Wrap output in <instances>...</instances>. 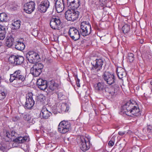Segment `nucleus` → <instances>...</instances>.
<instances>
[{
	"label": "nucleus",
	"mask_w": 152,
	"mask_h": 152,
	"mask_svg": "<svg viewBox=\"0 0 152 152\" xmlns=\"http://www.w3.org/2000/svg\"><path fill=\"white\" fill-rule=\"evenodd\" d=\"M141 113L138 105L133 100H129L122 106L119 112V113L121 115H126L129 116H131V115L139 116L140 115Z\"/></svg>",
	"instance_id": "f257e3e1"
},
{
	"label": "nucleus",
	"mask_w": 152,
	"mask_h": 152,
	"mask_svg": "<svg viewBox=\"0 0 152 152\" xmlns=\"http://www.w3.org/2000/svg\"><path fill=\"white\" fill-rule=\"evenodd\" d=\"M9 81L12 83V85L15 88H20L25 85L24 81L26 80V75L22 73L20 70H16L10 75Z\"/></svg>",
	"instance_id": "f03ea898"
},
{
	"label": "nucleus",
	"mask_w": 152,
	"mask_h": 152,
	"mask_svg": "<svg viewBox=\"0 0 152 152\" xmlns=\"http://www.w3.org/2000/svg\"><path fill=\"white\" fill-rule=\"evenodd\" d=\"M17 134V133L14 131L4 130L3 135L1 137L2 141L1 143V150L3 152H7L10 145V142L12 141L13 137H16Z\"/></svg>",
	"instance_id": "7ed1b4c3"
},
{
	"label": "nucleus",
	"mask_w": 152,
	"mask_h": 152,
	"mask_svg": "<svg viewBox=\"0 0 152 152\" xmlns=\"http://www.w3.org/2000/svg\"><path fill=\"white\" fill-rule=\"evenodd\" d=\"M120 88L118 84H115L109 87L107 86L102 96L109 99H112L117 95Z\"/></svg>",
	"instance_id": "20e7f679"
},
{
	"label": "nucleus",
	"mask_w": 152,
	"mask_h": 152,
	"mask_svg": "<svg viewBox=\"0 0 152 152\" xmlns=\"http://www.w3.org/2000/svg\"><path fill=\"white\" fill-rule=\"evenodd\" d=\"M26 57L28 62L31 64L36 63L40 59L39 52L34 50H30L26 53Z\"/></svg>",
	"instance_id": "39448f33"
},
{
	"label": "nucleus",
	"mask_w": 152,
	"mask_h": 152,
	"mask_svg": "<svg viewBox=\"0 0 152 152\" xmlns=\"http://www.w3.org/2000/svg\"><path fill=\"white\" fill-rule=\"evenodd\" d=\"M71 124L70 121L63 120L61 121L58 126V131L62 134H64L70 131L71 129Z\"/></svg>",
	"instance_id": "423d86ee"
},
{
	"label": "nucleus",
	"mask_w": 152,
	"mask_h": 152,
	"mask_svg": "<svg viewBox=\"0 0 152 152\" xmlns=\"http://www.w3.org/2000/svg\"><path fill=\"white\" fill-rule=\"evenodd\" d=\"M104 59L102 58H97L91 63L92 67L91 71L95 70L97 72L100 71L102 68V66L105 63Z\"/></svg>",
	"instance_id": "0eeeda50"
},
{
	"label": "nucleus",
	"mask_w": 152,
	"mask_h": 152,
	"mask_svg": "<svg viewBox=\"0 0 152 152\" xmlns=\"http://www.w3.org/2000/svg\"><path fill=\"white\" fill-rule=\"evenodd\" d=\"M80 32L82 35L86 36L89 34L91 31L90 23L86 21L82 22L80 25Z\"/></svg>",
	"instance_id": "6e6552de"
},
{
	"label": "nucleus",
	"mask_w": 152,
	"mask_h": 152,
	"mask_svg": "<svg viewBox=\"0 0 152 152\" xmlns=\"http://www.w3.org/2000/svg\"><path fill=\"white\" fill-rule=\"evenodd\" d=\"M80 14V12L75 11V10H68L65 13L66 18L68 20L73 22L77 20Z\"/></svg>",
	"instance_id": "1a4fd4ad"
},
{
	"label": "nucleus",
	"mask_w": 152,
	"mask_h": 152,
	"mask_svg": "<svg viewBox=\"0 0 152 152\" xmlns=\"http://www.w3.org/2000/svg\"><path fill=\"white\" fill-rule=\"evenodd\" d=\"M24 57L20 55H12L9 58V62L11 64H13L15 65H21L24 63Z\"/></svg>",
	"instance_id": "9d476101"
},
{
	"label": "nucleus",
	"mask_w": 152,
	"mask_h": 152,
	"mask_svg": "<svg viewBox=\"0 0 152 152\" xmlns=\"http://www.w3.org/2000/svg\"><path fill=\"white\" fill-rule=\"evenodd\" d=\"M49 88L47 91V94L50 96L57 93L59 87V85L54 80H52L48 83Z\"/></svg>",
	"instance_id": "9b49d317"
},
{
	"label": "nucleus",
	"mask_w": 152,
	"mask_h": 152,
	"mask_svg": "<svg viewBox=\"0 0 152 152\" xmlns=\"http://www.w3.org/2000/svg\"><path fill=\"white\" fill-rule=\"evenodd\" d=\"M102 79L109 85H111L115 83V77L114 74L109 72H104L102 75Z\"/></svg>",
	"instance_id": "f8f14e48"
},
{
	"label": "nucleus",
	"mask_w": 152,
	"mask_h": 152,
	"mask_svg": "<svg viewBox=\"0 0 152 152\" xmlns=\"http://www.w3.org/2000/svg\"><path fill=\"white\" fill-rule=\"evenodd\" d=\"M77 143L82 151L85 152L90 148V144L87 142L86 138L84 136H80L77 140Z\"/></svg>",
	"instance_id": "ddd939ff"
},
{
	"label": "nucleus",
	"mask_w": 152,
	"mask_h": 152,
	"mask_svg": "<svg viewBox=\"0 0 152 152\" xmlns=\"http://www.w3.org/2000/svg\"><path fill=\"white\" fill-rule=\"evenodd\" d=\"M43 68V65L42 63H36L30 69L31 73L34 77H37L41 74Z\"/></svg>",
	"instance_id": "4468645a"
},
{
	"label": "nucleus",
	"mask_w": 152,
	"mask_h": 152,
	"mask_svg": "<svg viewBox=\"0 0 152 152\" xmlns=\"http://www.w3.org/2000/svg\"><path fill=\"white\" fill-rule=\"evenodd\" d=\"M107 86L102 81L98 82L93 86L95 92L101 95H103Z\"/></svg>",
	"instance_id": "2eb2a0df"
},
{
	"label": "nucleus",
	"mask_w": 152,
	"mask_h": 152,
	"mask_svg": "<svg viewBox=\"0 0 152 152\" xmlns=\"http://www.w3.org/2000/svg\"><path fill=\"white\" fill-rule=\"evenodd\" d=\"M61 21L58 17H53L50 20V25L51 28L54 30H59L61 24Z\"/></svg>",
	"instance_id": "dca6fc26"
},
{
	"label": "nucleus",
	"mask_w": 152,
	"mask_h": 152,
	"mask_svg": "<svg viewBox=\"0 0 152 152\" xmlns=\"http://www.w3.org/2000/svg\"><path fill=\"white\" fill-rule=\"evenodd\" d=\"M33 94L29 92L26 95V102L24 105V107L26 109H31L34 104L35 102L33 99Z\"/></svg>",
	"instance_id": "f3484780"
},
{
	"label": "nucleus",
	"mask_w": 152,
	"mask_h": 152,
	"mask_svg": "<svg viewBox=\"0 0 152 152\" xmlns=\"http://www.w3.org/2000/svg\"><path fill=\"white\" fill-rule=\"evenodd\" d=\"M50 6V2L48 0H44L37 5V11L41 13H45Z\"/></svg>",
	"instance_id": "a211bd4d"
},
{
	"label": "nucleus",
	"mask_w": 152,
	"mask_h": 152,
	"mask_svg": "<svg viewBox=\"0 0 152 152\" xmlns=\"http://www.w3.org/2000/svg\"><path fill=\"white\" fill-rule=\"evenodd\" d=\"M68 33L71 38L74 41H77L80 38V32L75 27H70Z\"/></svg>",
	"instance_id": "6ab92c4d"
},
{
	"label": "nucleus",
	"mask_w": 152,
	"mask_h": 152,
	"mask_svg": "<svg viewBox=\"0 0 152 152\" xmlns=\"http://www.w3.org/2000/svg\"><path fill=\"white\" fill-rule=\"evenodd\" d=\"M55 1V7L57 13H60L62 12L64 8L66 7V5L64 2V0H54Z\"/></svg>",
	"instance_id": "aec40b11"
},
{
	"label": "nucleus",
	"mask_w": 152,
	"mask_h": 152,
	"mask_svg": "<svg viewBox=\"0 0 152 152\" xmlns=\"http://www.w3.org/2000/svg\"><path fill=\"white\" fill-rule=\"evenodd\" d=\"M35 4L34 1H31L25 4L23 10L28 14H31L35 9Z\"/></svg>",
	"instance_id": "412c9836"
},
{
	"label": "nucleus",
	"mask_w": 152,
	"mask_h": 152,
	"mask_svg": "<svg viewBox=\"0 0 152 152\" xmlns=\"http://www.w3.org/2000/svg\"><path fill=\"white\" fill-rule=\"evenodd\" d=\"M9 35L6 37L7 40L5 43L7 47L11 48L15 42L16 36L13 34H10Z\"/></svg>",
	"instance_id": "4be33fe9"
},
{
	"label": "nucleus",
	"mask_w": 152,
	"mask_h": 152,
	"mask_svg": "<svg viewBox=\"0 0 152 152\" xmlns=\"http://www.w3.org/2000/svg\"><path fill=\"white\" fill-rule=\"evenodd\" d=\"M48 82L45 80L39 79L37 82V85L40 90H44L48 87Z\"/></svg>",
	"instance_id": "5701e85b"
},
{
	"label": "nucleus",
	"mask_w": 152,
	"mask_h": 152,
	"mask_svg": "<svg viewBox=\"0 0 152 152\" xmlns=\"http://www.w3.org/2000/svg\"><path fill=\"white\" fill-rule=\"evenodd\" d=\"M52 113L49 111L47 108L43 107L40 113L41 118L45 119H48L52 115Z\"/></svg>",
	"instance_id": "b1692460"
},
{
	"label": "nucleus",
	"mask_w": 152,
	"mask_h": 152,
	"mask_svg": "<svg viewBox=\"0 0 152 152\" xmlns=\"http://www.w3.org/2000/svg\"><path fill=\"white\" fill-rule=\"evenodd\" d=\"M80 5V0H77V2L75 1H73L70 3L67 2L66 7L71 8L72 9L75 10L79 7Z\"/></svg>",
	"instance_id": "393cba45"
},
{
	"label": "nucleus",
	"mask_w": 152,
	"mask_h": 152,
	"mask_svg": "<svg viewBox=\"0 0 152 152\" xmlns=\"http://www.w3.org/2000/svg\"><path fill=\"white\" fill-rule=\"evenodd\" d=\"M15 48L18 50L22 51L25 48L24 44L22 42L19 41H16L15 45Z\"/></svg>",
	"instance_id": "a878e982"
},
{
	"label": "nucleus",
	"mask_w": 152,
	"mask_h": 152,
	"mask_svg": "<svg viewBox=\"0 0 152 152\" xmlns=\"http://www.w3.org/2000/svg\"><path fill=\"white\" fill-rule=\"evenodd\" d=\"M13 141L14 142L16 143H22V144L21 145V148L23 149L24 150H25V149L23 147L25 145H26L27 146V145L25 144V143H23L24 142V140H23V138L22 137H18L17 138H16L15 139H13Z\"/></svg>",
	"instance_id": "bb28decb"
},
{
	"label": "nucleus",
	"mask_w": 152,
	"mask_h": 152,
	"mask_svg": "<svg viewBox=\"0 0 152 152\" xmlns=\"http://www.w3.org/2000/svg\"><path fill=\"white\" fill-rule=\"evenodd\" d=\"M6 27L5 25L4 26L1 24V40L4 39L5 37Z\"/></svg>",
	"instance_id": "cd10ccee"
},
{
	"label": "nucleus",
	"mask_w": 152,
	"mask_h": 152,
	"mask_svg": "<svg viewBox=\"0 0 152 152\" xmlns=\"http://www.w3.org/2000/svg\"><path fill=\"white\" fill-rule=\"evenodd\" d=\"M122 30L124 34L127 35L130 31V26L127 24H125L123 26Z\"/></svg>",
	"instance_id": "c85d7f7f"
},
{
	"label": "nucleus",
	"mask_w": 152,
	"mask_h": 152,
	"mask_svg": "<svg viewBox=\"0 0 152 152\" xmlns=\"http://www.w3.org/2000/svg\"><path fill=\"white\" fill-rule=\"evenodd\" d=\"M46 146L48 149L50 151H53L58 147V145L56 143L51 142L47 144Z\"/></svg>",
	"instance_id": "c756f323"
},
{
	"label": "nucleus",
	"mask_w": 152,
	"mask_h": 152,
	"mask_svg": "<svg viewBox=\"0 0 152 152\" xmlns=\"http://www.w3.org/2000/svg\"><path fill=\"white\" fill-rule=\"evenodd\" d=\"M21 22L20 20H17L12 23V25L13 26V28L14 29H19L20 26Z\"/></svg>",
	"instance_id": "7c9ffc66"
},
{
	"label": "nucleus",
	"mask_w": 152,
	"mask_h": 152,
	"mask_svg": "<svg viewBox=\"0 0 152 152\" xmlns=\"http://www.w3.org/2000/svg\"><path fill=\"white\" fill-rule=\"evenodd\" d=\"M127 61L130 63H132L134 60V54L132 53H128L127 57Z\"/></svg>",
	"instance_id": "2f4dec72"
},
{
	"label": "nucleus",
	"mask_w": 152,
	"mask_h": 152,
	"mask_svg": "<svg viewBox=\"0 0 152 152\" xmlns=\"http://www.w3.org/2000/svg\"><path fill=\"white\" fill-rule=\"evenodd\" d=\"M45 100V97L43 95H40L38 96L37 99V102L38 104H43Z\"/></svg>",
	"instance_id": "473e14b6"
},
{
	"label": "nucleus",
	"mask_w": 152,
	"mask_h": 152,
	"mask_svg": "<svg viewBox=\"0 0 152 152\" xmlns=\"http://www.w3.org/2000/svg\"><path fill=\"white\" fill-rule=\"evenodd\" d=\"M19 113L21 114L20 116L23 117L25 121H28L31 118V116L28 113Z\"/></svg>",
	"instance_id": "72a5a7b5"
},
{
	"label": "nucleus",
	"mask_w": 152,
	"mask_h": 152,
	"mask_svg": "<svg viewBox=\"0 0 152 152\" xmlns=\"http://www.w3.org/2000/svg\"><path fill=\"white\" fill-rule=\"evenodd\" d=\"M9 8L12 10H15L17 9V6L15 4L14 1H11L9 3Z\"/></svg>",
	"instance_id": "f704fd0d"
},
{
	"label": "nucleus",
	"mask_w": 152,
	"mask_h": 152,
	"mask_svg": "<svg viewBox=\"0 0 152 152\" xmlns=\"http://www.w3.org/2000/svg\"><path fill=\"white\" fill-rule=\"evenodd\" d=\"M7 15L4 12L1 13V22L4 21L7 23Z\"/></svg>",
	"instance_id": "c9c22d12"
},
{
	"label": "nucleus",
	"mask_w": 152,
	"mask_h": 152,
	"mask_svg": "<svg viewBox=\"0 0 152 152\" xmlns=\"http://www.w3.org/2000/svg\"><path fill=\"white\" fill-rule=\"evenodd\" d=\"M1 94L2 96V97H1V100H2L5 98L7 94V91L6 89H4L3 91H1Z\"/></svg>",
	"instance_id": "e433bc0d"
},
{
	"label": "nucleus",
	"mask_w": 152,
	"mask_h": 152,
	"mask_svg": "<svg viewBox=\"0 0 152 152\" xmlns=\"http://www.w3.org/2000/svg\"><path fill=\"white\" fill-rule=\"evenodd\" d=\"M117 75L119 78L121 79L123 77H125L126 76V72H118L117 71Z\"/></svg>",
	"instance_id": "4c0bfd02"
},
{
	"label": "nucleus",
	"mask_w": 152,
	"mask_h": 152,
	"mask_svg": "<svg viewBox=\"0 0 152 152\" xmlns=\"http://www.w3.org/2000/svg\"><path fill=\"white\" fill-rule=\"evenodd\" d=\"M115 141V137H113L109 141L108 143V145L110 147L113 146L114 144Z\"/></svg>",
	"instance_id": "58836bf2"
},
{
	"label": "nucleus",
	"mask_w": 152,
	"mask_h": 152,
	"mask_svg": "<svg viewBox=\"0 0 152 152\" xmlns=\"http://www.w3.org/2000/svg\"><path fill=\"white\" fill-rule=\"evenodd\" d=\"M55 94L57 95L58 98L59 100H61L63 99V96H64V95L61 92L58 93L57 92V93Z\"/></svg>",
	"instance_id": "ea45409f"
},
{
	"label": "nucleus",
	"mask_w": 152,
	"mask_h": 152,
	"mask_svg": "<svg viewBox=\"0 0 152 152\" xmlns=\"http://www.w3.org/2000/svg\"><path fill=\"white\" fill-rule=\"evenodd\" d=\"M75 77V80L76 81V83L77 84V85L78 87H80V85L79 83L80 80L78 78L77 76L76 75Z\"/></svg>",
	"instance_id": "a19ab883"
},
{
	"label": "nucleus",
	"mask_w": 152,
	"mask_h": 152,
	"mask_svg": "<svg viewBox=\"0 0 152 152\" xmlns=\"http://www.w3.org/2000/svg\"><path fill=\"white\" fill-rule=\"evenodd\" d=\"M147 131L149 133L152 134V126L149 125L148 126L147 129Z\"/></svg>",
	"instance_id": "79ce46f5"
},
{
	"label": "nucleus",
	"mask_w": 152,
	"mask_h": 152,
	"mask_svg": "<svg viewBox=\"0 0 152 152\" xmlns=\"http://www.w3.org/2000/svg\"><path fill=\"white\" fill-rule=\"evenodd\" d=\"M50 111L51 112H52L54 114H56L57 113V110L55 107H53Z\"/></svg>",
	"instance_id": "37998d69"
},
{
	"label": "nucleus",
	"mask_w": 152,
	"mask_h": 152,
	"mask_svg": "<svg viewBox=\"0 0 152 152\" xmlns=\"http://www.w3.org/2000/svg\"><path fill=\"white\" fill-rule=\"evenodd\" d=\"M19 118L18 116H15L12 118V120L13 122H16L19 120Z\"/></svg>",
	"instance_id": "c03bdc74"
},
{
	"label": "nucleus",
	"mask_w": 152,
	"mask_h": 152,
	"mask_svg": "<svg viewBox=\"0 0 152 152\" xmlns=\"http://www.w3.org/2000/svg\"><path fill=\"white\" fill-rule=\"evenodd\" d=\"M86 138V140H87V142L88 143H89L90 144V141L91 139V137L89 135H87V137H85Z\"/></svg>",
	"instance_id": "a18cd8bd"
},
{
	"label": "nucleus",
	"mask_w": 152,
	"mask_h": 152,
	"mask_svg": "<svg viewBox=\"0 0 152 152\" xmlns=\"http://www.w3.org/2000/svg\"><path fill=\"white\" fill-rule=\"evenodd\" d=\"M126 133V132L125 131H120L118 132V134L120 135L123 136L124 134H125Z\"/></svg>",
	"instance_id": "49530a36"
},
{
	"label": "nucleus",
	"mask_w": 152,
	"mask_h": 152,
	"mask_svg": "<svg viewBox=\"0 0 152 152\" xmlns=\"http://www.w3.org/2000/svg\"><path fill=\"white\" fill-rule=\"evenodd\" d=\"M1 49H4V50H2V51L1 52V53H3L4 52H6V50L4 47L3 46L2 47H1Z\"/></svg>",
	"instance_id": "de8ad7c7"
},
{
	"label": "nucleus",
	"mask_w": 152,
	"mask_h": 152,
	"mask_svg": "<svg viewBox=\"0 0 152 152\" xmlns=\"http://www.w3.org/2000/svg\"><path fill=\"white\" fill-rule=\"evenodd\" d=\"M23 140H24V142H25L26 140H27L28 137L27 136H24V137H23Z\"/></svg>",
	"instance_id": "09e8293b"
},
{
	"label": "nucleus",
	"mask_w": 152,
	"mask_h": 152,
	"mask_svg": "<svg viewBox=\"0 0 152 152\" xmlns=\"http://www.w3.org/2000/svg\"><path fill=\"white\" fill-rule=\"evenodd\" d=\"M76 1L77 2V0H67V2L68 3H70V2H71L72 1Z\"/></svg>",
	"instance_id": "8fccbe9b"
},
{
	"label": "nucleus",
	"mask_w": 152,
	"mask_h": 152,
	"mask_svg": "<svg viewBox=\"0 0 152 152\" xmlns=\"http://www.w3.org/2000/svg\"><path fill=\"white\" fill-rule=\"evenodd\" d=\"M144 41L143 39H141L140 41V43L142 44L143 43Z\"/></svg>",
	"instance_id": "3c124183"
},
{
	"label": "nucleus",
	"mask_w": 152,
	"mask_h": 152,
	"mask_svg": "<svg viewBox=\"0 0 152 152\" xmlns=\"http://www.w3.org/2000/svg\"><path fill=\"white\" fill-rule=\"evenodd\" d=\"M60 152H65L64 150L62 148H61L60 151Z\"/></svg>",
	"instance_id": "603ef678"
},
{
	"label": "nucleus",
	"mask_w": 152,
	"mask_h": 152,
	"mask_svg": "<svg viewBox=\"0 0 152 152\" xmlns=\"http://www.w3.org/2000/svg\"><path fill=\"white\" fill-rule=\"evenodd\" d=\"M69 109V107H66V109L65 110V112H68V110Z\"/></svg>",
	"instance_id": "864d4df0"
},
{
	"label": "nucleus",
	"mask_w": 152,
	"mask_h": 152,
	"mask_svg": "<svg viewBox=\"0 0 152 152\" xmlns=\"http://www.w3.org/2000/svg\"><path fill=\"white\" fill-rule=\"evenodd\" d=\"M150 84L151 85V90H152V80L151 81Z\"/></svg>",
	"instance_id": "5fc2aeb1"
},
{
	"label": "nucleus",
	"mask_w": 152,
	"mask_h": 152,
	"mask_svg": "<svg viewBox=\"0 0 152 152\" xmlns=\"http://www.w3.org/2000/svg\"><path fill=\"white\" fill-rule=\"evenodd\" d=\"M76 75H77V74H74V75H73V76H74V77H75V76Z\"/></svg>",
	"instance_id": "6e6d98bb"
},
{
	"label": "nucleus",
	"mask_w": 152,
	"mask_h": 152,
	"mask_svg": "<svg viewBox=\"0 0 152 152\" xmlns=\"http://www.w3.org/2000/svg\"><path fill=\"white\" fill-rule=\"evenodd\" d=\"M104 152H108V151H104Z\"/></svg>",
	"instance_id": "4d7b16f0"
},
{
	"label": "nucleus",
	"mask_w": 152,
	"mask_h": 152,
	"mask_svg": "<svg viewBox=\"0 0 152 152\" xmlns=\"http://www.w3.org/2000/svg\"><path fill=\"white\" fill-rule=\"evenodd\" d=\"M58 39H57L56 40H55V41H56V40Z\"/></svg>",
	"instance_id": "13d9d810"
},
{
	"label": "nucleus",
	"mask_w": 152,
	"mask_h": 152,
	"mask_svg": "<svg viewBox=\"0 0 152 152\" xmlns=\"http://www.w3.org/2000/svg\"><path fill=\"white\" fill-rule=\"evenodd\" d=\"M151 91H152V90H151Z\"/></svg>",
	"instance_id": "bf43d9fd"
}]
</instances>
